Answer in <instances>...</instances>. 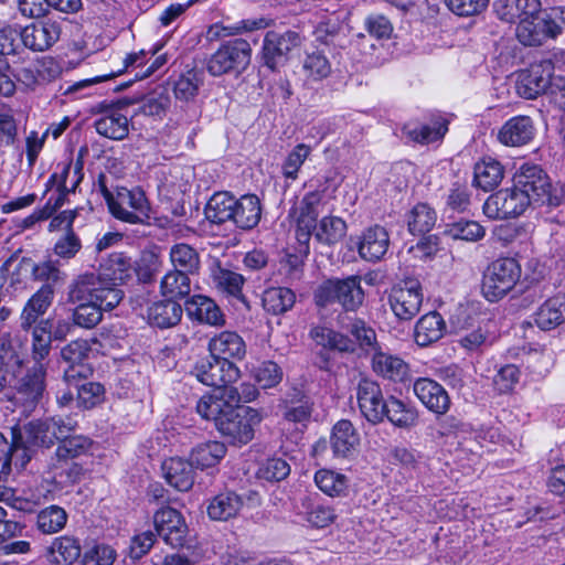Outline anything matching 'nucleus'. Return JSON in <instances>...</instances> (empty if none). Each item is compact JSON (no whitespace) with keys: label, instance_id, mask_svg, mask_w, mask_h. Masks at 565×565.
<instances>
[{"label":"nucleus","instance_id":"obj_1","mask_svg":"<svg viewBox=\"0 0 565 565\" xmlns=\"http://www.w3.org/2000/svg\"><path fill=\"white\" fill-rule=\"evenodd\" d=\"M98 188L115 218L129 224H145L150 218V204L141 188L115 186L109 189L104 175L99 177Z\"/></svg>","mask_w":565,"mask_h":565},{"label":"nucleus","instance_id":"obj_2","mask_svg":"<svg viewBox=\"0 0 565 565\" xmlns=\"http://www.w3.org/2000/svg\"><path fill=\"white\" fill-rule=\"evenodd\" d=\"M516 190L526 194L532 205L558 206L565 199L563 188H553L545 171L536 166L522 164L513 178Z\"/></svg>","mask_w":565,"mask_h":565},{"label":"nucleus","instance_id":"obj_3","mask_svg":"<svg viewBox=\"0 0 565 565\" xmlns=\"http://www.w3.org/2000/svg\"><path fill=\"white\" fill-rule=\"evenodd\" d=\"M77 423L71 417L54 416L42 420H33L19 428L14 443H21V449L32 446L50 447L55 440L67 437L75 431Z\"/></svg>","mask_w":565,"mask_h":565},{"label":"nucleus","instance_id":"obj_4","mask_svg":"<svg viewBox=\"0 0 565 565\" xmlns=\"http://www.w3.org/2000/svg\"><path fill=\"white\" fill-rule=\"evenodd\" d=\"M122 299V291L103 280L93 273L78 275L68 285L67 301L75 305L77 301H100L108 309L115 308Z\"/></svg>","mask_w":565,"mask_h":565},{"label":"nucleus","instance_id":"obj_5","mask_svg":"<svg viewBox=\"0 0 565 565\" xmlns=\"http://www.w3.org/2000/svg\"><path fill=\"white\" fill-rule=\"evenodd\" d=\"M315 299L321 307L337 302L347 311H355L364 300L361 277L352 275L344 279H328L319 286Z\"/></svg>","mask_w":565,"mask_h":565},{"label":"nucleus","instance_id":"obj_6","mask_svg":"<svg viewBox=\"0 0 565 565\" xmlns=\"http://www.w3.org/2000/svg\"><path fill=\"white\" fill-rule=\"evenodd\" d=\"M263 419L264 414L253 407H230L216 419L215 427L233 445H246L254 438L255 427Z\"/></svg>","mask_w":565,"mask_h":565},{"label":"nucleus","instance_id":"obj_7","mask_svg":"<svg viewBox=\"0 0 565 565\" xmlns=\"http://www.w3.org/2000/svg\"><path fill=\"white\" fill-rule=\"evenodd\" d=\"M521 277V266L512 257L492 262L482 279V294L489 301H498L511 291Z\"/></svg>","mask_w":565,"mask_h":565},{"label":"nucleus","instance_id":"obj_8","mask_svg":"<svg viewBox=\"0 0 565 565\" xmlns=\"http://www.w3.org/2000/svg\"><path fill=\"white\" fill-rule=\"evenodd\" d=\"M45 376V364L34 363L18 377L11 401L22 414L30 415L42 403L46 392Z\"/></svg>","mask_w":565,"mask_h":565},{"label":"nucleus","instance_id":"obj_9","mask_svg":"<svg viewBox=\"0 0 565 565\" xmlns=\"http://www.w3.org/2000/svg\"><path fill=\"white\" fill-rule=\"evenodd\" d=\"M252 60V46L245 39H234L220 45L207 62V71L213 76L244 72Z\"/></svg>","mask_w":565,"mask_h":565},{"label":"nucleus","instance_id":"obj_10","mask_svg":"<svg viewBox=\"0 0 565 565\" xmlns=\"http://www.w3.org/2000/svg\"><path fill=\"white\" fill-rule=\"evenodd\" d=\"M532 205L526 194L512 188L499 190L491 194L483 204V213L493 220H507L523 214Z\"/></svg>","mask_w":565,"mask_h":565},{"label":"nucleus","instance_id":"obj_11","mask_svg":"<svg viewBox=\"0 0 565 565\" xmlns=\"http://www.w3.org/2000/svg\"><path fill=\"white\" fill-rule=\"evenodd\" d=\"M191 374L204 385L218 387L226 383H235L241 376V371L232 361H223L211 353L195 362Z\"/></svg>","mask_w":565,"mask_h":565},{"label":"nucleus","instance_id":"obj_12","mask_svg":"<svg viewBox=\"0 0 565 565\" xmlns=\"http://www.w3.org/2000/svg\"><path fill=\"white\" fill-rule=\"evenodd\" d=\"M300 43V34L296 31H268L262 49L264 65L276 71L287 62L289 53Z\"/></svg>","mask_w":565,"mask_h":565},{"label":"nucleus","instance_id":"obj_13","mask_svg":"<svg viewBox=\"0 0 565 565\" xmlns=\"http://www.w3.org/2000/svg\"><path fill=\"white\" fill-rule=\"evenodd\" d=\"M390 307L399 320H412L423 303L422 286L416 279H407L394 286L388 296Z\"/></svg>","mask_w":565,"mask_h":565},{"label":"nucleus","instance_id":"obj_14","mask_svg":"<svg viewBox=\"0 0 565 565\" xmlns=\"http://www.w3.org/2000/svg\"><path fill=\"white\" fill-rule=\"evenodd\" d=\"M356 398L361 414L371 424L385 419L387 398H384L380 384L370 379H362L356 387Z\"/></svg>","mask_w":565,"mask_h":565},{"label":"nucleus","instance_id":"obj_15","mask_svg":"<svg viewBox=\"0 0 565 565\" xmlns=\"http://www.w3.org/2000/svg\"><path fill=\"white\" fill-rule=\"evenodd\" d=\"M156 531L173 548L183 547L188 536V525L178 510L164 507L153 515Z\"/></svg>","mask_w":565,"mask_h":565},{"label":"nucleus","instance_id":"obj_16","mask_svg":"<svg viewBox=\"0 0 565 565\" xmlns=\"http://www.w3.org/2000/svg\"><path fill=\"white\" fill-rule=\"evenodd\" d=\"M124 103L117 104L103 102L96 107L102 116L94 122V127L103 137L113 140H122L129 134V121L126 115L121 114Z\"/></svg>","mask_w":565,"mask_h":565},{"label":"nucleus","instance_id":"obj_17","mask_svg":"<svg viewBox=\"0 0 565 565\" xmlns=\"http://www.w3.org/2000/svg\"><path fill=\"white\" fill-rule=\"evenodd\" d=\"M553 71L554 65L550 60L532 64L519 76L518 93L527 99H534L541 94L547 95L554 78Z\"/></svg>","mask_w":565,"mask_h":565},{"label":"nucleus","instance_id":"obj_18","mask_svg":"<svg viewBox=\"0 0 565 565\" xmlns=\"http://www.w3.org/2000/svg\"><path fill=\"white\" fill-rule=\"evenodd\" d=\"M321 200L322 194L320 192H308L290 211V215L295 217L297 224V238L299 242L307 243L313 228H316L319 215L318 207Z\"/></svg>","mask_w":565,"mask_h":565},{"label":"nucleus","instance_id":"obj_19","mask_svg":"<svg viewBox=\"0 0 565 565\" xmlns=\"http://www.w3.org/2000/svg\"><path fill=\"white\" fill-rule=\"evenodd\" d=\"M515 35L525 46H540L547 39H555L559 35V28L550 26L544 13H534L518 23Z\"/></svg>","mask_w":565,"mask_h":565},{"label":"nucleus","instance_id":"obj_20","mask_svg":"<svg viewBox=\"0 0 565 565\" xmlns=\"http://www.w3.org/2000/svg\"><path fill=\"white\" fill-rule=\"evenodd\" d=\"M61 28L54 21H38L26 25L20 34V40L25 47L42 52L50 49L58 39Z\"/></svg>","mask_w":565,"mask_h":565},{"label":"nucleus","instance_id":"obj_21","mask_svg":"<svg viewBox=\"0 0 565 565\" xmlns=\"http://www.w3.org/2000/svg\"><path fill=\"white\" fill-rule=\"evenodd\" d=\"M413 391L417 398L433 413L444 415L450 407L447 391L436 381L420 377L414 382Z\"/></svg>","mask_w":565,"mask_h":565},{"label":"nucleus","instance_id":"obj_22","mask_svg":"<svg viewBox=\"0 0 565 565\" xmlns=\"http://www.w3.org/2000/svg\"><path fill=\"white\" fill-rule=\"evenodd\" d=\"M54 298V288L50 284H44L34 292L24 305L20 313V327L23 331H29L36 326L51 307Z\"/></svg>","mask_w":565,"mask_h":565},{"label":"nucleus","instance_id":"obj_23","mask_svg":"<svg viewBox=\"0 0 565 565\" xmlns=\"http://www.w3.org/2000/svg\"><path fill=\"white\" fill-rule=\"evenodd\" d=\"M390 236L385 227L374 225L363 231L358 253L361 258L367 262H379L387 253Z\"/></svg>","mask_w":565,"mask_h":565},{"label":"nucleus","instance_id":"obj_24","mask_svg":"<svg viewBox=\"0 0 565 565\" xmlns=\"http://www.w3.org/2000/svg\"><path fill=\"white\" fill-rule=\"evenodd\" d=\"M373 372L393 382H404L408 377V364L397 355L384 352L382 347L372 354Z\"/></svg>","mask_w":565,"mask_h":565},{"label":"nucleus","instance_id":"obj_25","mask_svg":"<svg viewBox=\"0 0 565 565\" xmlns=\"http://www.w3.org/2000/svg\"><path fill=\"white\" fill-rule=\"evenodd\" d=\"M45 555L52 565H73L82 556V545L73 535H61L53 539Z\"/></svg>","mask_w":565,"mask_h":565},{"label":"nucleus","instance_id":"obj_26","mask_svg":"<svg viewBox=\"0 0 565 565\" xmlns=\"http://www.w3.org/2000/svg\"><path fill=\"white\" fill-rule=\"evenodd\" d=\"M330 444L335 457L349 458L358 450L360 436L350 420L341 419L332 428Z\"/></svg>","mask_w":565,"mask_h":565},{"label":"nucleus","instance_id":"obj_27","mask_svg":"<svg viewBox=\"0 0 565 565\" xmlns=\"http://www.w3.org/2000/svg\"><path fill=\"white\" fill-rule=\"evenodd\" d=\"M209 350L223 361L242 360L246 354V344L238 333L222 331L210 340Z\"/></svg>","mask_w":565,"mask_h":565},{"label":"nucleus","instance_id":"obj_28","mask_svg":"<svg viewBox=\"0 0 565 565\" xmlns=\"http://www.w3.org/2000/svg\"><path fill=\"white\" fill-rule=\"evenodd\" d=\"M185 311L192 320L210 326H223L224 315L214 300L196 295L185 302Z\"/></svg>","mask_w":565,"mask_h":565},{"label":"nucleus","instance_id":"obj_29","mask_svg":"<svg viewBox=\"0 0 565 565\" xmlns=\"http://www.w3.org/2000/svg\"><path fill=\"white\" fill-rule=\"evenodd\" d=\"M166 481L178 491H189L194 483L193 463L182 458H169L162 462Z\"/></svg>","mask_w":565,"mask_h":565},{"label":"nucleus","instance_id":"obj_30","mask_svg":"<svg viewBox=\"0 0 565 565\" xmlns=\"http://www.w3.org/2000/svg\"><path fill=\"white\" fill-rule=\"evenodd\" d=\"M534 136L533 121L527 116H515L509 119L499 130L498 139L505 146H522Z\"/></svg>","mask_w":565,"mask_h":565},{"label":"nucleus","instance_id":"obj_31","mask_svg":"<svg viewBox=\"0 0 565 565\" xmlns=\"http://www.w3.org/2000/svg\"><path fill=\"white\" fill-rule=\"evenodd\" d=\"M347 332L351 335L350 340L353 344L352 351L360 349L364 354H373L382 347L377 341L375 330L363 319L353 318L345 324Z\"/></svg>","mask_w":565,"mask_h":565},{"label":"nucleus","instance_id":"obj_32","mask_svg":"<svg viewBox=\"0 0 565 565\" xmlns=\"http://www.w3.org/2000/svg\"><path fill=\"white\" fill-rule=\"evenodd\" d=\"M498 18L502 21L514 23L525 18L540 13V0H497L493 4Z\"/></svg>","mask_w":565,"mask_h":565},{"label":"nucleus","instance_id":"obj_33","mask_svg":"<svg viewBox=\"0 0 565 565\" xmlns=\"http://www.w3.org/2000/svg\"><path fill=\"white\" fill-rule=\"evenodd\" d=\"M534 323L550 331L565 322V294L545 300L533 315Z\"/></svg>","mask_w":565,"mask_h":565},{"label":"nucleus","instance_id":"obj_34","mask_svg":"<svg viewBox=\"0 0 565 565\" xmlns=\"http://www.w3.org/2000/svg\"><path fill=\"white\" fill-rule=\"evenodd\" d=\"M243 499L234 491H224L213 497L206 507L213 521H227L235 518L243 508Z\"/></svg>","mask_w":565,"mask_h":565},{"label":"nucleus","instance_id":"obj_35","mask_svg":"<svg viewBox=\"0 0 565 565\" xmlns=\"http://www.w3.org/2000/svg\"><path fill=\"white\" fill-rule=\"evenodd\" d=\"M232 223L241 230H252L260 221V201L255 194H245L236 199L234 204Z\"/></svg>","mask_w":565,"mask_h":565},{"label":"nucleus","instance_id":"obj_36","mask_svg":"<svg viewBox=\"0 0 565 565\" xmlns=\"http://www.w3.org/2000/svg\"><path fill=\"white\" fill-rule=\"evenodd\" d=\"M183 309L178 301L166 299L153 302L148 308V320L160 329L177 326L182 318Z\"/></svg>","mask_w":565,"mask_h":565},{"label":"nucleus","instance_id":"obj_37","mask_svg":"<svg viewBox=\"0 0 565 565\" xmlns=\"http://www.w3.org/2000/svg\"><path fill=\"white\" fill-rule=\"evenodd\" d=\"M446 323L440 313L431 311L423 316L415 326L414 338L418 345L427 347L443 338Z\"/></svg>","mask_w":565,"mask_h":565},{"label":"nucleus","instance_id":"obj_38","mask_svg":"<svg viewBox=\"0 0 565 565\" xmlns=\"http://www.w3.org/2000/svg\"><path fill=\"white\" fill-rule=\"evenodd\" d=\"M504 170L502 164L493 158H484L475 164L473 184L483 191H492L502 181Z\"/></svg>","mask_w":565,"mask_h":565},{"label":"nucleus","instance_id":"obj_39","mask_svg":"<svg viewBox=\"0 0 565 565\" xmlns=\"http://www.w3.org/2000/svg\"><path fill=\"white\" fill-rule=\"evenodd\" d=\"M313 409L311 398L302 391L294 388L285 399L284 418L290 423L309 422Z\"/></svg>","mask_w":565,"mask_h":565},{"label":"nucleus","instance_id":"obj_40","mask_svg":"<svg viewBox=\"0 0 565 565\" xmlns=\"http://www.w3.org/2000/svg\"><path fill=\"white\" fill-rule=\"evenodd\" d=\"M315 483L326 495L331 498H343L349 494V478L331 469H319L315 473Z\"/></svg>","mask_w":565,"mask_h":565},{"label":"nucleus","instance_id":"obj_41","mask_svg":"<svg viewBox=\"0 0 565 565\" xmlns=\"http://www.w3.org/2000/svg\"><path fill=\"white\" fill-rule=\"evenodd\" d=\"M236 198L228 192H217L205 206L206 218L214 224L232 222Z\"/></svg>","mask_w":565,"mask_h":565},{"label":"nucleus","instance_id":"obj_42","mask_svg":"<svg viewBox=\"0 0 565 565\" xmlns=\"http://www.w3.org/2000/svg\"><path fill=\"white\" fill-rule=\"evenodd\" d=\"M347 223L339 216H323L319 223H317L316 228H313L315 238L328 246L335 245L347 234Z\"/></svg>","mask_w":565,"mask_h":565},{"label":"nucleus","instance_id":"obj_43","mask_svg":"<svg viewBox=\"0 0 565 565\" xmlns=\"http://www.w3.org/2000/svg\"><path fill=\"white\" fill-rule=\"evenodd\" d=\"M226 454V446L216 440L206 441L195 446L190 455L191 462L199 469H206L217 465Z\"/></svg>","mask_w":565,"mask_h":565},{"label":"nucleus","instance_id":"obj_44","mask_svg":"<svg viewBox=\"0 0 565 565\" xmlns=\"http://www.w3.org/2000/svg\"><path fill=\"white\" fill-rule=\"evenodd\" d=\"M160 292L163 297L177 301L191 292L190 275L175 269L169 270L160 281Z\"/></svg>","mask_w":565,"mask_h":565},{"label":"nucleus","instance_id":"obj_45","mask_svg":"<svg viewBox=\"0 0 565 565\" xmlns=\"http://www.w3.org/2000/svg\"><path fill=\"white\" fill-rule=\"evenodd\" d=\"M309 335L316 344L321 345L324 349L335 350L339 352H350L353 348L350 337L324 326L312 327Z\"/></svg>","mask_w":565,"mask_h":565},{"label":"nucleus","instance_id":"obj_46","mask_svg":"<svg viewBox=\"0 0 565 565\" xmlns=\"http://www.w3.org/2000/svg\"><path fill=\"white\" fill-rule=\"evenodd\" d=\"M170 262L173 269L195 275L200 269V255L195 248L185 243H179L170 248Z\"/></svg>","mask_w":565,"mask_h":565},{"label":"nucleus","instance_id":"obj_47","mask_svg":"<svg viewBox=\"0 0 565 565\" xmlns=\"http://www.w3.org/2000/svg\"><path fill=\"white\" fill-rule=\"evenodd\" d=\"M385 418L395 427L408 429L416 425L418 413L414 407L406 405L403 401L390 396L387 398Z\"/></svg>","mask_w":565,"mask_h":565},{"label":"nucleus","instance_id":"obj_48","mask_svg":"<svg viewBox=\"0 0 565 565\" xmlns=\"http://www.w3.org/2000/svg\"><path fill=\"white\" fill-rule=\"evenodd\" d=\"M296 301L295 292L286 287H271L264 291L262 303L271 315H282L290 310Z\"/></svg>","mask_w":565,"mask_h":565},{"label":"nucleus","instance_id":"obj_49","mask_svg":"<svg viewBox=\"0 0 565 565\" xmlns=\"http://www.w3.org/2000/svg\"><path fill=\"white\" fill-rule=\"evenodd\" d=\"M131 269L130 258L122 253H114L102 264L103 280H108L110 286L116 287L130 277Z\"/></svg>","mask_w":565,"mask_h":565},{"label":"nucleus","instance_id":"obj_50","mask_svg":"<svg viewBox=\"0 0 565 565\" xmlns=\"http://www.w3.org/2000/svg\"><path fill=\"white\" fill-rule=\"evenodd\" d=\"M43 499H45V495L38 490L18 492L7 488L0 501L19 512L32 513L42 504Z\"/></svg>","mask_w":565,"mask_h":565},{"label":"nucleus","instance_id":"obj_51","mask_svg":"<svg viewBox=\"0 0 565 565\" xmlns=\"http://www.w3.org/2000/svg\"><path fill=\"white\" fill-rule=\"evenodd\" d=\"M66 511L58 505H50L36 514L35 526L42 534L52 535L62 531L67 523Z\"/></svg>","mask_w":565,"mask_h":565},{"label":"nucleus","instance_id":"obj_52","mask_svg":"<svg viewBox=\"0 0 565 565\" xmlns=\"http://www.w3.org/2000/svg\"><path fill=\"white\" fill-rule=\"evenodd\" d=\"M446 121L436 122L433 126L406 124L402 128L403 135L411 141L418 143H429L439 140L447 132Z\"/></svg>","mask_w":565,"mask_h":565},{"label":"nucleus","instance_id":"obj_53","mask_svg":"<svg viewBox=\"0 0 565 565\" xmlns=\"http://www.w3.org/2000/svg\"><path fill=\"white\" fill-rule=\"evenodd\" d=\"M213 282L218 291L245 302L243 295L245 278L241 274L230 269L218 268L213 274Z\"/></svg>","mask_w":565,"mask_h":565},{"label":"nucleus","instance_id":"obj_54","mask_svg":"<svg viewBox=\"0 0 565 565\" xmlns=\"http://www.w3.org/2000/svg\"><path fill=\"white\" fill-rule=\"evenodd\" d=\"M32 358L34 363H43L51 351L52 324L51 320H41L32 328Z\"/></svg>","mask_w":565,"mask_h":565},{"label":"nucleus","instance_id":"obj_55","mask_svg":"<svg viewBox=\"0 0 565 565\" xmlns=\"http://www.w3.org/2000/svg\"><path fill=\"white\" fill-rule=\"evenodd\" d=\"M204 74L200 70H189L182 73L174 82L173 92L179 100L189 102L193 99L203 84Z\"/></svg>","mask_w":565,"mask_h":565},{"label":"nucleus","instance_id":"obj_56","mask_svg":"<svg viewBox=\"0 0 565 565\" xmlns=\"http://www.w3.org/2000/svg\"><path fill=\"white\" fill-rule=\"evenodd\" d=\"M76 307L73 310V322L75 326L85 329H92L97 326L102 318L103 311L109 310L102 303L98 302H86V301H77Z\"/></svg>","mask_w":565,"mask_h":565},{"label":"nucleus","instance_id":"obj_57","mask_svg":"<svg viewBox=\"0 0 565 565\" xmlns=\"http://www.w3.org/2000/svg\"><path fill=\"white\" fill-rule=\"evenodd\" d=\"M31 267V258L23 257L15 268L4 278L1 285V294L3 297H14L26 288L28 275Z\"/></svg>","mask_w":565,"mask_h":565},{"label":"nucleus","instance_id":"obj_58","mask_svg":"<svg viewBox=\"0 0 565 565\" xmlns=\"http://www.w3.org/2000/svg\"><path fill=\"white\" fill-rule=\"evenodd\" d=\"M90 440L82 435L71 436V434L61 438L60 444L55 450V460H74L79 456L86 454L90 448Z\"/></svg>","mask_w":565,"mask_h":565},{"label":"nucleus","instance_id":"obj_59","mask_svg":"<svg viewBox=\"0 0 565 565\" xmlns=\"http://www.w3.org/2000/svg\"><path fill=\"white\" fill-rule=\"evenodd\" d=\"M436 220V212L429 205L419 203L411 211L408 228L415 235H423L435 226Z\"/></svg>","mask_w":565,"mask_h":565},{"label":"nucleus","instance_id":"obj_60","mask_svg":"<svg viewBox=\"0 0 565 565\" xmlns=\"http://www.w3.org/2000/svg\"><path fill=\"white\" fill-rule=\"evenodd\" d=\"M445 234L452 239L477 242L486 235V230L476 221L459 220L446 225Z\"/></svg>","mask_w":565,"mask_h":565},{"label":"nucleus","instance_id":"obj_61","mask_svg":"<svg viewBox=\"0 0 565 565\" xmlns=\"http://www.w3.org/2000/svg\"><path fill=\"white\" fill-rule=\"evenodd\" d=\"M50 467L53 471V478L61 486L73 484L79 481L83 475V468L74 460L51 459Z\"/></svg>","mask_w":565,"mask_h":565},{"label":"nucleus","instance_id":"obj_62","mask_svg":"<svg viewBox=\"0 0 565 565\" xmlns=\"http://www.w3.org/2000/svg\"><path fill=\"white\" fill-rule=\"evenodd\" d=\"M302 70L308 78L317 82L330 75L331 64L323 53L315 51L306 55Z\"/></svg>","mask_w":565,"mask_h":565},{"label":"nucleus","instance_id":"obj_63","mask_svg":"<svg viewBox=\"0 0 565 565\" xmlns=\"http://www.w3.org/2000/svg\"><path fill=\"white\" fill-rule=\"evenodd\" d=\"M31 275L35 280L46 281L51 286L64 281L66 275L63 273L57 260L47 259L41 263H34L31 260L30 267Z\"/></svg>","mask_w":565,"mask_h":565},{"label":"nucleus","instance_id":"obj_64","mask_svg":"<svg viewBox=\"0 0 565 565\" xmlns=\"http://www.w3.org/2000/svg\"><path fill=\"white\" fill-rule=\"evenodd\" d=\"M82 249V241L75 232H64L54 243L53 254L64 260L73 259Z\"/></svg>","mask_w":565,"mask_h":565}]
</instances>
